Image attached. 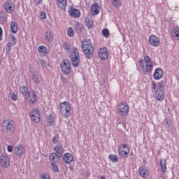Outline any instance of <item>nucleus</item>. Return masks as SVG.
Here are the masks:
<instances>
[{
	"label": "nucleus",
	"mask_w": 179,
	"mask_h": 179,
	"mask_svg": "<svg viewBox=\"0 0 179 179\" xmlns=\"http://www.w3.org/2000/svg\"><path fill=\"white\" fill-rule=\"evenodd\" d=\"M140 68L141 71H143V73L144 75H148L153 70V63L152 62V59L149 56H145L144 59H141L139 61Z\"/></svg>",
	"instance_id": "1"
},
{
	"label": "nucleus",
	"mask_w": 179,
	"mask_h": 179,
	"mask_svg": "<svg viewBox=\"0 0 179 179\" xmlns=\"http://www.w3.org/2000/svg\"><path fill=\"white\" fill-rule=\"evenodd\" d=\"M82 48L86 58L92 59V58H93V51H94V48H93V45H92V41H90V39L83 40L82 41Z\"/></svg>",
	"instance_id": "2"
},
{
	"label": "nucleus",
	"mask_w": 179,
	"mask_h": 179,
	"mask_svg": "<svg viewBox=\"0 0 179 179\" xmlns=\"http://www.w3.org/2000/svg\"><path fill=\"white\" fill-rule=\"evenodd\" d=\"M2 128L5 134L12 135L16 131V124L13 120L6 119L2 122Z\"/></svg>",
	"instance_id": "3"
},
{
	"label": "nucleus",
	"mask_w": 179,
	"mask_h": 179,
	"mask_svg": "<svg viewBox=\"0 0 179 179\" xmlns=\"http://www.w3.org/2000/svg\"><path fill=\"white\" fill-rule=\"evenodd\" d=\"M60 113L64 118H68L71 115V104H69V102L60 103Z\"/></svg>",
	"instance_id": "4"
},
{
	"label": "nucleus",
	"mask_w": 179,
	"mask_h": 179,
	"mask_svg": "<svg viewBox=\"0 0 179 179\" xmlns=\"http://www.w3.org/2000/svg\"><path fill=\"white\" fill-rule=\"evenodd\" d=\"M80 59V57L79 56V51L76 48L73 49V50L71 51V61L74 68H77V66H78Z\"/></svg>",
	"instance_id": "5"
},
{
	"label": "nucleus",
	"mask_w": 179,
	"mask_h": 179,
	"mask_svg": "<svg viewBox=\"0 0 179 179\" xmlns=\"http://www.w3.org/2000/svg\"><path fill=\"white\" fill-rule=\"evenodd\" d=\"M117 111L122 117H125L129 113V106L127 102L123 101L119 104Z\"/></svg>",
	"instance_id": "6"
},
{
	"label": "nucleus",
	"mask_w": 179,
	"mask_h": 179,
	"mask_svg": "<svg viewBox=\"0 0 179 179\" xmlns=\"http://www.w3.org/2000/svg\"><path fill=\"white\" fill-rule=\"evenodd\" d=\"M0 163L4 169H8L10 166V158L7 154L3 153L0 157Z\"/></svg>",
	"instance_id": "7"
},
{
	"label": "nucleus",
	"mask_w": 179,
	"mask_h": 179,
	"mask_svg": "<svg viewBox=\"0 0 179 179\" xmlns=\"http://www.w3.org/2000/svg\"><path fill=\"white\" fill-rule=\"evenodd\" d=\"M14 154L17 157L20 159L23 157L24 155H26V150L23 145H18L14 149Z\"/></svg>",
	"instance_id": "8"
},
{
	"label": "nucleus",
	"mask_w": 179,
	"mask_h": 179,
	"mask_svg": "<svg viewBox=\"0 0 179 179\" xmlns=\"http://www.w3.org/2000/svg\"><path fill=\"white\" fill-rule=\"evenodd\" d=\"M61 68L63 73H65V75H68L71 72V63L69 62V60L68 59H63L62 64H61Z\"/></svg>",
	"instance_id": "9"
},
{
	"label": "nucleus",
	"mask_w": 179,
	"mask_h": 179,
	"mask_svg": "<svg viewBox=\"0 0 179 179\" xmlns=\"http://www.w3.org/2000/svg\"><path fill=\"white\" fill-rule=\"evenodd\" d=\"M108 50L106 48H101L99 50V57L101 59H103V61H106L107 58H108Z\"/></svg>",
	"instance_id": "10"
},
{
	"label": "nucleus",
	"mask_w": 179,
	"mask_h": 179,
	"mask_svg": "<svg viewBox=\"0 0 179 179\" xmlns=\"http://www.w3.org/2000/svg\"><path fill=\"white\" fill-rule=\"evenodd\" d=\"M4 10L8 13H12L15 10V6L12 3V1H7L3 5Z\"/></svg>",
	"instance_id": "11"
},
{
	"label": "nucleus",
	"mask_w": 179,
	"mask_h": 179,
	"mask_svg": "<svg viewBox=\"0 0 179 179\" xmlns=\"http://www.w3.org/2000/svg\"><path fill=\"white\" fill-rule=\"evenodd\" d=\"M31 120L34 122H40V113H38V110L33 109L31 110Z\"/></svg>",
	"instance_id": "12"
},
{
	"label": "nucleus",
	"mask_w": 179,
	"mask_h": 179,
	"mask_svg": "<svg viewBox=\"0 0 179 179\" xmlns=\"http://www.w3.org/2000/svg\"><path fill=\"white\" fill-rule=\"evenodd\" d=\"M149 42L152 47H159L160 45V40L155 35H151L149 37Z\"/></svg>",
	"instance_id": "13"
},
{
	"label": "nucleus",
	"mask_w": 179,
	"mask_h": 179,
	"mask_svg": "<svg viewBox=\"0 0 179 179\" xmlns=\"http://www.w3.org/2000/svg\"><path fill=\"white\" fill-rule=\"evenodd\" d=\"M26 97H27L28 101L30 104H34L37 101V95H36L34 91L29 92V94L27 95Z\"/></svg>",
	"instance_id": "14"
},
{
	"label": "nucleus",
	"mask_w": 179,
	"mask_h": 179,
	"mask_svg": "<svg viewBox=\"0 0 179 179\" xmlns=\"http://www.w3.org/2000/svg\"><path fill=\"white\" fill-rule=\"evenodd\" d=\"M139 174L141 177H143V178H148V177L149 176V171L148 170V167H146L145 166L140 167Z\"/></svg>",
	"instance_id": "15"
},
{
	"label": "nucleus",
	"mask_w": 179,
	"mask_h": 179,
	"mask_svg": "<svg viewBox=\"0 0 179 179\" xmlns=\"http://www.w3.org/2000/svg\"><path fill=\"white\" fill-rule=\"evenodd\" d=\"M54 150L56 151L55 155H57V157H62L64 152L62 145L58 144L55 147Z\"/></svg>",
	"instance_id": "16"
},
{
	"label": "nucleus",
	"mask_w": 179,
	"mask_h": 179,
	"mask_svg": "<svg viewBox=\"0 0 179 179\" xmlns=\"http://www.w3.org/2000/svg\"><path fill=\"white\" fill-rule=\"evenodd\" d=\"M163 78V70L161 68H157L154 73V78L156 80H159V79H162Z\"/></svg>",
	"instance_id": "17"
},
{
	"label": "nucleus",
	"mask_w": 179,
	"mask_h": 179,
	"mask_svg": "<svg viewBox=\"0 0 179 179\" xmlns=\"http://www.w3.org/2000/svg\"><path fill=\"white\" fill-rule=\"evenodd\" d=\"M155 97L157 100L162 101L164 99V92L163 90H157L155 92Z\"/></svg>",
	"instance_id": "18"
},
{
	"label": "nucleus",
	"mask_w": 179,
	"mask_h": 179,
	"mask_svg": "<svg viewBox=\"0 0 179 179\" xmlns=\"http://www.w3.org/2000/svg\"><path fill=\"white\" fill-rule=\"evenodd\" d=\"M159 166L162 173H166V171H167V160H166V159H159Z\"/></svg>",
	"instance_id": "19"
},
{
	"label": "nucleus",
	"mask_w": 179,
	"mask_h": 179,
	"mask_svg": "<svg viewBox=\"0 0 179 179\" xmlns=\"http://www.w3.org/2000/svg\"><path fill=\"white\" fill-rule=\"evenodd\" d=\"M63 160L67 164H69L73 160V156L71 153H66L63 157Z\"/></svg>",
	"instance_id": "20"
},
{
	"label": "nucleus",
	"mask_w": 179,
	"mask_h": 179,
	"mask_svg": "<svg viewBox=\"0 0 179 179\" xmlns=\"http://www.w3.org/2000/svg\"><path fill=\"white\" fill-rule=\"evenodd\" d=\"M91 11L92 14L94 16L96 15H99L100 12V7L99 6V4L94 3L91 7Z\"/></svg>",
	"instance_id": "21"
},
{
	"label": "nucleus",
	"mask_w": 179,
	"mask_h": 179,
	"mask_svg": "<svg viewBox=\"0 0 179 179\" xmlns=\"http://www.w3.org/2000/svg\"><path fill=\"white\" fill-rule=\"evenodd\" d=\"M70 16L71 17H79L80 16V10L76 9V8H71L70 10Z\"/></svg>",
	"instance_id": "22"
},
{
	"label": "nucleus",
	"mask_w": 179,
	"mask_h": 179,
	"mask_svg": "<svg viewBox=\"0 0 179 179\" xmlns=\"http://www.w3.org/2000/svg\"><path fill=\"white\" fill-rule=\"evenodd\" d=\"M57 5L58 8H60V9H63V10H65L66 8V0H57Z\"/></svg>",
	"instance_id": "23"
},
{
	"label": "nucleus",
	"mask_w": 179,
	"mask_h": 179,
	"mask_svg": "<svg viewBox=\"0 0 179 179\" xmlns=\"http://www.w3.org/2000/svg\"><path fill=\"white\" fill-rule=\"evenodd\" d=\"M10 28L11 32H13L14 34H16V33H17L18 27H17V23H16V22L11 21Z\"/></svg>",
	"instance_id": "24"
},
{
	"label": "nucleus",
	"mask_w": 179,
	"mask_h": 179,
	"mask_svg": "<svg viewBox=\"0 0 179 179\" xmlns=\"http://www.w3.org/2000/svg\"><path fill=\"white\" fill-rule=\"evenodd\" d=\"M45 38L47 41L51 43L54 40V35L51 31H47L45 32Z\"/></svg>",
	"instance_id": "25"
},
{
	"label": "nucleus",
	"mask_w": 179,
	"mask_h": 179,
	"mask_svg": "<svg viewBox=\"0 0 179 179\" xmlns=\"http://www.w3.org/2000/svg\"><path fill=\"white\" fill-rule=\"evenodd\" d=\"M38 52L40 55H47L48 54V51L47 50V48L44 45L39 46L38 48Z\"/></svg>",
	"instance_id": "26"
},
{
	"label": "nucleus",
	"mask_w": 179,
	"mask_h": 179,
	"mask_svg": "<svg viewBox=\"0 0 179 179\" xmlns=\"http://www.w3.org/2000/svg\"><path fill=\"white\" fill-rule=\"evenodd\" d=\"M55 122L54 117H52V115H50L46 117V123L48 127H52V125H54Z\"/></svg>",
	"instance_id": "27"
},
{
	"label": "nucleus",
	"mask_w": 179,
	"mask_h": 179,
	"mask_svg": "<svg viewBox=\"0 0 179 179\" xmlns=\"http://www.w3.org/2000/svg\"><path fill=\"white\" fill-rule=\"evenodd\" d=\"M59 157L57 156V154L55 153H51L50 155V164H55L57 162H58V158Z\"/></svg>",
	"instance_id": "28"
},
{
	"label": "nucleus",
	"mask_w": 179,
	"mask_h": 179,
	"mask_svg": "<svg viewBox=\"0 0 179 179\" xmlns=\"http://www.w3.org/2000/svg\"><path fill=\"white\" fill-rule=\"evenodd\" d=\"M20 91L21 92L22 94H23V96H27L30 92H29V89L26 86L20 87Z\"/></svg>",
	"instance_id": "29"
},
{
	"label": "nucleus",
	"mask_w": 179,
	"mask_h": 179,
	"mask_svg": "<svg viewBox=\"0 0 179 179\" xmlns=\"http://www.w3.org/2000/svg\"><path fill=\"white\" fill-rule=\"evenodd\" d=\"M119 155L121 157H128V152L122 150L121 147L119 148Z\"/></svg>",
	"instance_id": "30"
},
{
	"label": "nucleus",
	"mask_w": 179,
	"mask_h": 179,
	"mask_svg": "<svg viewBox=\"0 0 179 179\" xmlns=\"http://www.w3.org/2000/svg\"><path fill=\"white\" fill-rule=\"evenodd\" d=\"M172 35L173 36V37H176V38H178V40H179V28L178 27H176L173 29Z\"/></svg>",
	"instance_id": "31"
},
{
	"label": "nucleus",
	"mask_w": 179,
	"mask_h": 179,
	"mask_svg": "<svg viewBox=\"0 0 179 179\" xmlns=\"http://www.w3.org/2000/svg\"><path fill=\"white\" fill-rule=\"evenodd\" d=\"M85 24L88 29H92L93 27V21L89 18H86Z\"/></svg>",
	"instance_id": "32"
},
{
	"label": "nucleus",
	"mask_w": 179,
	"mask_h": 179,
	"mask_svg": "<svg viewBox=\"0 0 179 179\" xmlns=\"http://www.w3.org/2000/svg\"><path fill=\"white\" fill-rule=\"evenodd\" d=\"M109 159L113 163H117L118 162V160H119L118 159V157L117 155H109Z\"/></svg>",
	"instance_id": "33"
},
{
	"label": "nucleus",
	"mask_w": 179,
	"mask_h": 179,
	"mask_svg": "<svg viewBox=\"0 0 179 179\" xmlns=\"http://www.w3.org/2000/svg\"><path fill=\"white\" fill-rule=\"evenodd\" d=\"M51 164V169L54 173H58L59 171V169L58 168V166L54 163L50 164Z\"/></svg>",
	"instance_id": "34"
},
{
	"label": "nucleus",
	"mask_w": 179,
	"mask_h": 179,
	"mask_svg": "<svg viewBox=\"0 0 179 179\" xmlns=\"http://www.w3.org/2000/svg\"><path fill=\"white\" fill-rule=\"evenodd\" d=\"M112 3L115 8L121 6V0H112Z\"/></svg>",
	"instance_id": "35"
},
{
	"label": "nucleus",
	"mask_w": 179,
	"mask_h": 179,
	"mask_svg": "<svg viewBox=\"0 0 179 179\" xmlns=\"http://www.w3.org/2000/svg\"><path fill=\"white\" fill-rule=\"evenodd\" d=\"M31 79H32L33 82L34 83H36V85L40 84V80H38V77H37V75L33 74Z\"/></svg>",
	"instance_id": "36"
},
{
	"label": "nucleus",
	"mask_w": 179,
	"mask_h": 179,
	"mask_svg": "<svg viewBox=\"0 0 179 179\" xmlns=\"http://www.w3.org/2000/svg\"><path fill=\"white\" fill-rule=\"evenodd\" d=\"M67 35L69 37H73V36H75V33L73 32L72 27H69L67 30Z\"/></svg>",
	"instance_id": "37"
},
{
	"label": "nucleus",
	"mask_w": 179,
	"mask_h": 179,
	"mask_svg": "<svg viewBox=\"0 0 179 179\" xmlns=\"http://www.w3.org/2000/svg\"><path fill=\"white\" fill-rule=\"evenodd\" d=\"M10 43H12V45H15L17 43V39L15 37V35L11 34L10 36Z\"/></svg>",
	"instance_id": "38"
},
{
	"label": "nucleus",
	"mask_w": 179,
	"mask_h": 179,
	"mask_svg": "<svg viewBox=\"0 0 179 179\" xmlns=\"http://www.w3.org/2000/svg\"><path fill=\"white\" fill-rule=\"evenodd\" d=\"M76 31L77 33H82V31H83V28L82 26L79 25V23L76 24Z\"/></svg>",
	"instance_id": "39"
},
{
	"label": "nucleus",
	"mask_w": 179,
	"mask_h": 179,
	"mask_svg": "<svg viewBox=\"0 0 179 179\" xmlns=\"http://www.w3.org/2000/svg\"><path fill=\"white\" fill-rule=\"evenodd\" d=\"M11 99L13 100V101H16V100H17L18 96L17 92H14L11 94Z\"/></svg>",
	"instance_id": "40"
},
{
	"label": "nucleus",
	"mask_w": 179,
	"mask_h": 179,
	"mask_svg": "<svg viewBox=\"0 0 179 179\" xmlns=\"http://www.w3.org/2000/svg\"><path fill=\"white\" fill-rule=\"evenodd\" d=\"M164 88V81H161L158 83V87L157 90H163Z\"/></svg>",
	"instance_id": "41"
},
{
	"label": "nucleus",
	"mask_w": 179,
	"mask_h": 179,
	"mask_svg": "<svg viewBox=\"0 0 179 179\" xmlns=\"http://www.w3.org/2000/svg\"><path fill=\"white\" fill-rule=\"evenodd\" d=\"M102 34L104 37H107L108 36H110V31H108V29H103Z\"/></svg>",
	"instance_id": "42"
},
{
	"label": "nucleus",
	"mask_w": 179,
	"mask_h": 179,
	"mask_svg": "<svg viewBox=\"0 0 179 179\" xmlns=\"http://www.w3.org/2000/svg\"><path fill=\"white\" fill-rule=\"evenodd\" d=\"M53 143H58V134H56L52 140Z\"/></svg>",
	"instance_id": "43"
},
{
	"label": "nucleus",
	"mask_w": 179,
	"mask_h": 179,
	"mask_svg": "<svg viewBox=\"0 0 179 179\" xmlns=\"http://www.w3.org/2000/svg\"><path fill=\"white\" fill-rule=\"evenodd\" d=\"M41 19H47V14L45 13V12H41Z\"/></svg>",
	"instance_id": "44"
},
{
	"label": "nucleus",
	"mask_w": 179,
	"mask_h": 179,
	"mask_svg": "<svg viewBox=\"0 0 179 179\" xmlns=\"http://www.w3.org/2000/svg\"><path fill=\"white\" fill-rule=\"evenodd\" d=\"M5 22H6V18L3 16H0V23L1 24H3V23H5Z\"/></svg>",
	"instance_id": "45"
},
{
	"label": "nucleus",
	"mask_w": 179,
	"mask_h": 179,
	"mask_svg": "<svg viewBox=\"0 0 179 179\" xmlns=\"http://www.w3.org/2000/svg\"><path fill=\"white\" fill-rule=\"evenodd\" d=\"M42 68H47L46 62L44 60H40Z\"/></svg>",
	"instance_id": "46"
},
{
	"label": "nucleus",
	"mask_w": 179,
	"mask_h": 179,
	"mask_svg": "<svg viewBox=\"0 0 179 179\" xmlns=\"http://www.w3.org/2000/svg\"><path fill=\"white\" fill-rule=\"evenodd\" d=\"M7 150H8V152H9L10 153H12V152H13V146H12V145H8V147H7Z\"/></svg>",
	"instance_id": "47"
},
{
	"label": "nucleus",
	"mask_w": 179,
	"mask_h": 179,
	"mask_svg": "<svg viewBox=\"0 0 179 179\" xmlns=\"http://www.w3.org/2000/svg\"><path fill=\"white\" fill-rule=\"evenodd\" d=\"M156 87H157L156 83H155V81H152V90H156Z\"/></svg>",
	"instance_id": "48"
},
{
	"label": "nucleus",
	"mask_w": 179,
	"mask_h": 179,
	"mask_svg": "<svg viewBox=\"0 0 179 179\" xmlns=\"http://www.w3.org/2000/svg\"><path fill=\"white\" fill-rule=\"evenodd\" d=\"M61 80H62V83H64V84L66 83V78L62 76H61Z\"/></svg>",
	"instance_id": "49"
},
{
	"label": "nucleus",
	"mask_w": 179,
	"mask_h": 179,
	"mask_svg": "<svg viewBox=\"0 0 179 179\" xmlns=\"http://www.w3.org/2000/svg\"><path fill=\"white\" fill-rule=\"evenodd\" d=\"M41 178V179H50V177H47V175H42Z\"/></svg>",
	"instance_id": "50"
},
{
	"label": "nucleus",
	"mask_w": 179,
	"mask_h": 179,
	"mask_svg": "<svg viewBox=\"0 0 179 179\" xmlns=\"http://www.w3.org/2000/svg\"><path fill=\"white\" fill-rule=\"evenodd\" d=\"M12 45H12V43H11V42H8V43H7V47H8V48H12Z\"/></svg>",
	"instance_id": "51"
},
{
	"label": "nucleus",
	"mask_w": 179,
	"mask_h": 179,
	"mask_svg": "<svg viewBox=\"0 0 179 179\" xmlns=\"http://www.w3.org/2000/svg\"><path fill=\"white\" fill-rule=\"evenodd\" d=\"M35 2H36L37 5H40L43 2V0H35Z\"/></svg>",
	"instance_id": "52"
},
{
	"label": "nucleus",
	"mask_w": 179,
	"mask_h": 179,
	"mask_svg": "<svg viewBox=\"0 0 179 179\" xmlns=\"http://www.w3.org/2000/svg\"><path fill=\"white\" fill-rule=\"evenodd\" d=\"M2 40V28L0 27V41Z\"/></svg>",
	"instance_id": "53"
},
{
	"label": "nucleus",
	"mask_w": 179,
	"mask_h": 179,
	"mask_svg": "<svg viewBox=\"0 0 179 179\" xmlns=\"http://www.w3.org/2000/svg\"><path fill=\"white\" fill-rule=\"evenodd\" d=\"M120 146H122L123 148V149H128V145H127L125 144H122Z\"/></svg>",
	"instance_id": "54"
},
{
	"label": "nucleus",
	"mask_w": 179,
	"mask_h": 179,
	"mask_svg": "<svg viewBox=\"0 0 179 179\" xmlns=\"http://www.w3.org/2000/svg\"><path fill=\"white\" fill-rule=\"evenodd\" d=\"M164 125H169V120L167 119L164 120Z\"/></svg>",
	"instance_id": "55"
},
{
	"label": "nucleus",
	"mask_w": 179,
	"mask_h": 179,
	"mask_svg": "<svg viewBox=\"0 0 179 179\" xmlns=\"http://www.w3.org/2000/svg\"><path fill=\"white\" fill-rule=\"evenodd\" d=\"M10 52V48H8V50H6V52L8 55H9V52Z\"/></svg>",
	"instance_id": "56"
},
{
	"label": "nucleus",
	"mask_w": 179,
	"mask_h": 179,
	"mask_svg": "<svg viewBox=\"0 0 179 179\" xmlns=\"http://www.w3.org/2000/svg\"><path fill=\"white\" fill-rule=\"evenodd\" d=\"M101 179H106V177L105 176H101Z\"/></svg>",
	"instance_id": "57"
},
{
	"label": "nucleus",
	"mask_w": 179,
	"mask_h": 179,
	"mask_svg": "<svg viewBox=\"0 0 179 179\" xmlns=\"http://www.w3.org/2000/svg\"><path fill=\"white\" fill-rule=\"evenodd\" d=\"M2 152V149H1V141H0V153Z\"/></svg>",
	"instance_id": "58"
},
{
	"label": "nucleus",
	"mask_w": 179,
	"mask_h": 179,
	"mask_svg": "<svg viewBox=\"0 0 179 179\" xmlns=\"http://www.w3.org/2000/svg\"><path fill=\"white\" fill-rule=\"evenodd\" d=\"M0 65H1V59H0Z\"/></svg>",
	"instance_id": "59"
}]
</instances>
